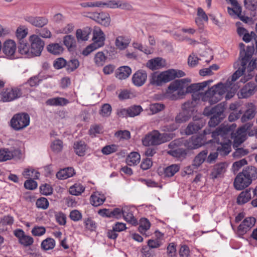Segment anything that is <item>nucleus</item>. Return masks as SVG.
<instances>
[{
	"label": "nucleus",
	"mask_w": 257,
	"mask_h": 257,
	"mask_svg": "<svg viewBox=\"0 0 257 257\" xmlns=\"http://www.w3.org/2000/svg\"><path fill=\"white\" fill-rule=\"evenodd\" d=\"M190 82V80L188 78L173 81L168 86L166 96L170 99L175 100L182 98L186 93H191L193 98L192 101L194 103V101L201 98L202 101H208L210 104H213L220 100L222 95L227 90L225 86L222 83H218L209 88L204 95H202L198 92L206 87L209 82L204 81L201 83L192 84L187 87L185 90V84Z\"/></svg>",
	"instance_id": "obj_1"
},
{
	"label": "nucleus",
	"mask_w": 257,
	"mask_h": 257,
	"mask_svg": "<svg viewBox=\"0 0 257 257\" xmlns=\"http://www.w3.org/2000/svg\"><path fill=\"white\" fill-rule=\"evenodd\" d=\"M230 134V127L222 126H219L211 133L212 139L210 141V143H214L220 145L217 148V152L220 155L226 156L231 151Z\"/></svg>",
	"instance_id": "obj_2"
},
{
	"label": "nucleus",
	"mask_w": 257,
	"mask_h": 257,
	"mask_svg": "<svg viewBox=\"0 0 257 257\" xmlns=\"http://www.w3.org/2000/svg\"><path fill=\"white\" fill-rule=\"evenodd\" d=\"M257 178V169L253 166L246 167L242 172L235 177L234 187L238 190H241L249 186L252 180Z\"/></svg>",
	"instance_id": "obj_3"
},
{
	"label": "nucleus",
	"mask_w": 257,
	"mask_h": 257,
	"mask_svg": "<svg viewBox=\"0 0 257 257\" xmlns=\"http://www.w3.org/2000/svg\"><path fill=\"white\" fill-rule=\"evenodd\" d=\"M185 75L182 70L171 69L159 74L154 73L152 75L150 83L157 86H161L164 83L168 82L176 78H180Z\"/></svg>",
	"instance_id": "obj_4"
},
{
	"label": "nucleus",
	"mask_w": 257,
	"mask_h": 257,
	"mask_svg": "<svg viewBox=\"0 0 257 257\" xmlns=\"http://www.w3.org/2000/svg\"><path fill=\"white\" fill-rule=\"evenodd\" d=\"M174 137L173 134H161L157 130H154L148 134L142 140L145 146H156L170 141Z\"/></svg>",
	"instance_id": "obj_5"
},
{
	"label": "nucleus",
	"mask_w": 257,
	"mask_h": 257,
	"mask_svg": "<svg viewBox=\"0 0 257 257\" xmlns=\"http://www.w3.org/2000/svg\"><path fill=\"white\" fill-rule=\"evenodd\" d=\"M224 105L220 103L212 108L206 107L203 110V114L205 116L212 115L209 121V125L211 127H215L218 125L224 117L223 113Z\"/></svg>",
	"instance_id": "obj_6"
},
{
	"label": "nucleus",
	"mask_w": 257,
	"mask_h": 257,
	"mask_svg": "<svg viewBox=\"0 0 257 257\" xmlns=\"http://www.w3.org/2000/svg\"><path fill=\"white\" fill-rule=\"evenodd\" d=\"M251 126L252 124L251 123H246L238 128L235 133H232L233 130L236 126V125H234V124L230 125H221L220 126L230 127L231 134H230V138L233 140V147L235 148H237L246 139L247 132L250 129Z\"/></svg>",
	"instance_id": "obj_7"
},
{
	"label": "nucleus",
	"mask_w": 257,
	"mask_h": 257,
	"mask_svg": "<svg viewBox=\"0 0 257 257\" xmlns=\"http://www.w3.org/2000/svg\"><path fill=\"white\" fill-rule=\"evenodd\" d=\"M92 40L93 43L88 46L83 51V55L87 56L94 50L104 46L105 40V35L99 28H95L94 29Z\"/></svg>",
	"instance_id": "obj_8"
},
{
	"label": "nucleus",
	"mask_w": 257,
	"mask_h": 257,
	"mask_svg": "<svg viewBox=\"0 0 257 257\" xmlns=\"http://www.w3.org/2000/svg\"><path fill=\"white\" fill-rule=\"evenodd\" d=\"M195 104L193 101L185 102L182 107V111L177 114L175 117V122L177 124L184 123L188 121L191 117Z\"/></svg>",
	"instance_id": "obj_9"
},
{
	"label": "nucleus",
	"mask_w": 257,
	"mask_h": 257,
	"mask_svg": "<svg viewBox=\"0 0 257 257\" xmlns=\"http://www.w3.org/2000/svg\"><path fill=\"white\" fill-rule=\"evenodd\" d=\"M30 124V116L26 113L15 114L11 120V125L15 131L24 129Z\"/></svg>",
	"instance_id": "obj_10"
},
{
	"label": "nucleus",
	"mask_w": 257,
	"mask_h": 257,
	"mask_svg": "<svg viewBox=\"0 0 257 257\" xmlns=\"http://www.w3.org/2000/svg\"><path fill=\"white\" fill-rule=\"evenodd\" d=\"M29 41L31 43V53L32 58L39 56L43 50L45 43L38 35H32L29 37Z\"/></svg>",
	"instance_id": "obj_11"
},
{
	"label": "nucleus",
	"mask_w": 257,
	"mask_h": 257,
	"mask_svg": "<svg viewBox=\"0 0 257 257\" xmlns=\"http://www.w3.org/2000/svg\"><path fill=\"white\" fill-rule=\"evenodd\" d=\"M22 89L19 87L7 88L2 92V99L4 102H10L20 98Z\"/></svg>",
	"instance_id": "obj_12"
},
{
	"label": "nucleus",
	"mask_w": 257,
	"mask_h": 257,
	"mask_svg": "<svg viewBox=\"0 0 257 257\" xmlns=\"http://www.w3.org/2000/svg\"><path fill=\"white\" fill-rule=\"evenodd\" d=\"M205 143L202 136H193L187 140L183 139V146L189 150L198 149Z\"/></svg>",
	"instance_id": "obj_13"
},
{
	"label": "nucleus",
	"mask_w": 257,
	"mask_h": 257,
	"mask_svg": "<svg viewBox=\"0 0 257 257\" xmlns=\"http://www.w3.org/2000/svg\"><path fill=\"white\" fill-rule=\"evenodd\" d=\"M256 219L253 217L245 218L238 226L237 235L241 237L248 231L255 224Z\"/></svg>",
	"instance_id": "obj_14"
},
{
	"label": "nucleus",
	"mask_w": 257,
	"mask_h": 257,
	"mask_svg": "<svg viewBox=\"0 0 257 257\" xmlns=\"http://www.w3.org/2000/svg\"><path fill=\"white\" fill-rule=\"evenodd\" d=\"M89 17L104 27H108L110 24L111 19L110 15L107 13H92L90 14Z\"/></svg>",
	"instance_id": "obj_15"
},
{
	"label": "nucleus",
	"mask_w": 257,
	"mask_h": 257,
	"mask_svg": "<svg viewBox=\"0 0 257 257\" xmlns=\"http://www.w3.org/2000/svg\"><path fill=\"white\" fill-rule=\"evenodd\" d=\"M257 91V85L254 82L247 83L238 93L239 98H246L253 95Z\"/></svg>",
	"instance_id": "obj_16"
},
{
	"label": "nucleus",
	"mask_w": 257,
	"mask_h": 257,
	"mask_svg": "<svg viewBox=\"0 0 257 257\" xmlns=\"http://www.w3.org/2000/svg\"><path fill=\"white\" fill-rule=\"evenodd\" d=\"M16 49L17 45L16 42L12 40H7L3 43L2 51L8 58L13 59L15 58Z\"/></svg>",
	"instance_id": "obj_17"
},
{
	"label": "nucleus",
	"mask_w": 257,
	"mask_h": 257,
	"mask_svg": "<svg viewBox=\"0 0 257 257\" xmlns=\"http://www.w3.org/2000/svg\"><path fill=\"white\" fill-rule=\"evenodd\" d=\"M25 20L30 23L33 26L37 28H43L46 26L48 22V19L45 17L28 16L24 18Z\"/></svg>",
	"instance_id": "obj_18"
},
{
	"label": "nucleus",
	"mask_w": 257,
	"mask_h": 257,
	"mask_svg": "<svg viewBox=\"0 0 257 257\" xmlns=\"http://www.w3.org/2000/svg\"><path fill=\"white\" fill-rule=\"evenodd\" d=\"M101 7L105 6L111 9L120 8L125 10H130L131 6L127 3L121 1H107L105 2H100Z\"/></svg>",
	"instance_id": "obj_19"
},
{
	"label": "nucleus",
	"mask_w": 257,
	"mask_h": 257,
	"mask_svg": "<svg viewBox=\"0 0 257 257\" xmlns=\"http://www.w3.org/2000/svg\"><path fill=\"white\" fill-rule=\"evenodd\" d=\"M147 79V73L143 70H140L136 72L133 75L132 82L133 84L138 87L143 85Z\"/></svg>",
	"instance_id": "obj_20"
},
{
	"label": "nucleus",
	"mask_w": 257,
	"mask_h": 257,
	"mask_svg": "<svg viewBox=\"0 0 257 257\" xmlns=\"http://www.w3.org/2000/svg\"><path fill=\"white\" fill-rule=\"evenodd\" d=\"M165 60L161 57H156L149 60L147 63L146 66L152 70H155L163 68L166 66Z\"/></svg>",
	"instance_id": "obj_21"
},
{
	"label": "nucleus",
	"mask_w": 257,
	"mask_h": 257,
	"mask_svg": "<svg viewBox=\"0 0 257 257\" xmlns=\"http://www.w3.org/2000/svg\"><path fill=\"white\" fill-rule=\"evenodd\" d=\"M253 48L248 47L246 50L242 49L240 51V58H241V66L246 68V65L252 56Z\"/></svg>",
	"instance_id": "obj_22"
},
{
	"label": "nucleus",
	"mask_w": 257,
	"mask_h": 257,
	"mask_svg": "<svg viewBox=\"0 0 257 257\" xmlns=\"http://www.w3.org/2000/svg\"><path fill=\"white\" fill-rule=\"evenodd\" d=\"M204 125L202 120L190 122L185 130V133L187 135H190L197 133L201 130Z\"/></svg>",
	"instance_id": "obj_23"
},
{
	"label": "nucleus",
	"mask_w": 257,
	"mask_h": 257,
	"mask_svg": "<svg viewBox=\"0 0 257 257\" xmlns=\"http://www.w3.org/2000/svg\"><path fill=\"white\" fill-rule=\"evenodd\" d=\"M227 165L225 163H221L214 165L211 173L213 179L222 177L226 171Z\"/></svg>",
	"instance_id": "obj_24"
},
{
	"label": "nucleus",
	"mask_w": 257,
	"mask_h": 257,
	"mask_svg": "<svg viewBox=\"0 0 257 257\" xmlns=\"http://www.w3.org/2000/svg\"><path fill=\"white\" fill-rule=\"evenodd\" d=\"M131 43V39L125 36H119L115 40V45L119 50H124L126 49Z\"/></svg>",
	"instance_id": "obj_25"
},
{
	"label": "nucleus",
	"mask_w": 257,
	"mask_h": 257,
	"mask_svg": "<svg viewBox=\"0 0 257 257\" xmlns=\"http://www.w3.org/2000/svg\"><path fill=\"white\" fill-rule=\"evenodd\" d=\"M91 33V29L86 27L82 29H77L76 32V36L78 41H85L88 40L89 36Z\"/></svg>",
	"instance_id": "obj_26"
},
{
	"label": "nucleus",
	"mask_w": 257,
	"mask_h": 257,
	"mask_svg": "<svg viewBox=\"0 0 257 257\" xmlns=\"http://www.w3.org/2000/svg\"><path fill=\"white\" fill-rule=\"evenodd\" d=\"M122 217L126 222L133 225H137V220L135 218L132 211L127 206L123 207Z\"/></svg>",
	"instance_id": "obj_27"
},
{
	"label": "nucleus",
	"mask_w": 257,
	"mask_h": 257,
	"mask_svg": "<svg viewBox=\"0 0 257 257\" xmlns=\"http://www.w3.org/2000/svg\"><path fill=\"white\" fill-rule=\"evenodd\" d=\"M18 51L19 53L27 58H32L30 47L27 41L19 42Z\"/></svg>",
	"instance_id": "obj_28"
},
{
	"label": "nucleus",
	"mask_w": 257,
	"mask_h": 257,
	"mask_svg": "<svg viewBox=\"0 0 257 257\" xmlns=\"http://www.w3.org/2000/svg\"><path fill=\"white\" fill-rule=\"evenodd\" d=\"M74 174L75 172L73 168L68 167L58 172L56 174V177L59 179L64 180L72 177Z\"/></svg>",
	"instance_id": "obj_29"
},
{
	"label": "nucleus",
	"mask_w": 257,
	"mask_h": 257,
	"mask_svg": "<svg viewBox=\"0 0 257 257\" xmlns=\"http://www.w3.org/2000/svg\"><path fill=\"white\" fill-rule=\"evenodd\" d=\"M69 101L62 97H54L48 99L46 101V104L50 106H63L68 103Z\"/></svg>",
	"instance_id": "obj_30"
},
{
	"label": "nucleus",
	"mask_w": 257,
	"mask_h": 257,
	"mask_svg": "<svg viewBox=\"0 0 257 257\" xmlns=\"http://www.w3.org/2000/svg\"><path fill=\"white\" fill-rule=\"evenodd\" d=\"M226 2L230 4L233 8L227 7V12L229 15H233L235 13L240 14L241 7L237 0H225Z\"/></svg>",
	"instance_id": "obj_31"
},
{
	"label": "nucleus",
	"mask_w": 257,
	"mask_h": 257,
	"mask_svg": "<svg viewBox=\"0 0 257 257\" xmlns=\"http://www.w3.org/2000/svg\"><path fill=\"white\" fill-rule=\"evenodd\" d=\"M251 198L250 189H246L242 191L237 198L236 202L238 205H242L247 202Z\"/></svg>",
	"instance_id": "obj_32"
},
{
	"label": "nucleus",
	"mask_w": 257,
	"mask_h": 257,
	"mask_svg": "<svg viewBox=\"0 0 257 257\" xmlns=\"http://www.w3.org/2000/svg\"><path fill=\"white\" fill-rule=\"evenodd\" d=\"M131 73L132 70L128 66H122L118 69L116 76L119 79H125L131 75Z\"/></svg>",
	"instance_id": "obj_33"
},
{
	"label": "nucleus",
	"mask_w": 257,
	"mask_h": 257,
	"mask_svg": "<svg viewBox=\"0 0 257 257\" xmlns=\"http://www.w3.org/2000/svg\"><path fill=\"white\" fill-rule=\"evenodd\" d=\"M105 197L103 194L96 192L91 196L90 201L93 206H98L103 203Z\"/></svg>",
	"instance_id": "obj_34"
},
{
	"label": "nucleus",
	"mask_w": 257,
	"mask_h": 257,
	"mask_svg": "<svg viewBox=\"0 0 257 257\" xmlns=\"http://www.w3.org/2000/svg\"><path fill=\"white\" fill-rule=\"evenodd\" d=\"M207 154V150H203L195 157L193 160V165L195 166V169H197L204 162Z\"/></svg>",
	"instance_id": "obj_35"
},
{
	"label": "nucleus",
	"mask_w": 257,
	"mask_h": 257,
	"mask_svg": "<svg viewBox=\"0 0 257 257\" xmlns=\"http://www.w3.org/2000/svg\"><path fill=\"white\" fill-rule=\"evenodd\" d=\"M141 157L137 152H132L126 159V163L129 166L137 165L140 161Z\"/></svg>",
	"instance_id": "obj_36"
},
{
	"label": "nucleus",
	"mask_w": 257,
	"mask_h": 257,
	"mask_svg": "<svg viewBox=\"0 0 257 257\" xmlns=\"http://www.w3.org/2000/svg\"><path fill=\"white\" fill-rule=\"evenodd\" d=\"M180 169L179 165L172 164L170 165L164 170V176L167 177H171L173 176Z\"/></svg>",
	"instance_id": "obj_37"
},
{
	"label": "nucleus",
	"mask_w": 257,
	"mask_h": 257,
	"mask_svg": "<svg viewBox=\"0 0 257 257\" xmlns=\"http://www.w3.org/2000/svg\"><path fill=\"white\" fill-rule=\"evenodd\" d=\"M74 149L79 156H83L86 151V145L83 141L76 142L74 144Z\"/></svg>",
	"instance_id": "obj_38"
},
{
	"label": "nucleus",
	"mask_w": 257,
	"mask_h": 257,
	"mask_svg": "<svg viewBox=\"0 0 257 257\" xmlns=\"http://www.w3.org/2000/svg\"><path fill=\"white\" fill-rule=\"evenodd\" d=\"M14 217L10 215H5L2 217L0 220V228L5 230L7 226H11L14 223Z\"/></svg>",
	"instance_id": "obj_39"
},
{
	"label": "nucleus",
	"mask_w": 257,
	"mask_h": 257,
	"mask_svg": "<svg viewBox=\"0 0 257 257\" xmlns=\"http://www.w3.org/2000/svg\"><path fill=\"white\" fill-rule=\"evenodd\" d=\"M28 33V29L25 28L24 26H20L18 28L16 32V35L19 42H20L22 41H26L25 40V38L27 36Z\"/></svg>",
	"instance_id": "obj_40"
},
{
	"label": "nucleus",
	"mask_w": 257,
	"mask_h": 257,
	"mask_svg": "<svg viewBox=\"0 0 257 257\" xmlns=\"http://www.w3.org/2000/svg\"><path fill=\"white\" fill-rule=\"evenodd\" d=\"M249 66L248 67V71H249L247 75L244 74L243 77H242L240 81L242 83H245L251 79L253 76V74L252 73V71L255 67V61H251L249 64Z\"/></svg>",
	"instance_id": "obj_41"
},
{
	"label": "nucleus",
	"mask_w": 257,
	"mask_h": 257,
	"mask_svg": "<svg viewBox=\"0 0 257 257\" xmlns=\"http://www.w3.org/2000/svg\"><path fill=\"white\" fill-rule=\"evenodd\" d=\"M85 190V187L80 183H76L69 188V192L73 195L78 196Z\"/></svg>",
	"instance_id": "obj_42"
},
{
	"label": "nucleus",
	"mask_w": 257,
	"mask_h": 257,
	"mask_svg": "<svg viewBox=\"0 0 257 257\" xmlns=\"http://www.w3.org/2000/svg\"><path fill=\"white\" fill-rule=\"evenodd\" d=\"M168 153L169 155L178 158H185L187 155L186 151L183 148L170 150Z\"/></svg>",
	"instance_id": "obj_43"
},
{
	"label": "nucleus",
	"mask_w": 257,
	"mask_h": 257,
	"mask_svg": "<svg viewBox=\"0 0 257 257\" xmlns=\"http://www.w3.org/2000/svg\"><path fill=\"white\" fill-rule=\"evenodd\" d=\"M55 246V241L52 238H47L41 243V247L45 250L53 249Z\"/></svg>",
	"instance_id": "obj_44"
},
{
	"label": "nucleus",
	"mask_w": 257,
	"mask_h": 257,
	"mask_svg": "<svg viewBox=\"0 0 257 257\" xmlns=\"http://www.w3.org/2000/svg\"><path fill=\"white\" fill-rule=\"evenodd\" d=\"M48 51L54 55H59L62 53L63 48L61 45L59 44H50L47 47Z\"/></svg>",
	"instance_id": "obj_45"
},
{
	"label": "nucleus",
	"mask_w": 257,
	"mask_h": 257,
	"mask_svg": "<svg viewBox=\"0 0 257 257\" xmlns=\"http://www.w3.org/2000/svg\"><path fill=\"white\" fill-rule=\"evenodd\" d=\"M14 157L13 152L8 149L0 150V162L11 160Z\"/></svg>",
	"instance_id": "obj_46"
},
{
	"label": "nucleus",
	"mask_w": 257,
	"mask_h": 257,
	"mask_svg": "<svg viewBox=\"0 0 257 257\" xmlns=\"http://www.w3.org/2000/svg\"><path fill=\"white\" fill-rule=\"evenodd\" d=\"M245 70V68H243V66H241V68H239L232 74L230 78L228 79L226 84H229L230 85H231L234 81L243 74Z\"/></svg>",
	"instance_id": "obj_47"
},
{
	"label": "nucleus",
	"mask_w": 257,
	"mask_h": 257,
	"mask_svg": "<svg viewBox=\"0 0 257 257\" xmlns=\"http://www.w3.org/2000/svg\"><path fill=\"white\" fill-rule=\"evenodd\" d=\"M63 43L69 50L76 46V41L72 35L65 36L63 39Z\"/></svg>",
	"instance_id": "obj_48"
},
{
	"label": "nucleus",
	"mask_w": 257,
	"mask_h": 257,
	"mask_svg": "<svg viewBox=\"0 0 257 257\" xmlns=\"http://www.w3.org/2000/svg\"><path fill=\"white\" fill-rule=\"evenodd\" d=\"M107 57L103 52H97L94 57V62L97 66H102L105 63Z\"/></svg>",
	"instance_id": "obj_49"
},
{
	"label": "nucleus",
	"mask_w": 257,
	"mask_h": 257,
	"mask_svg": "<svg viewBox=\"0 0 257 257\" xmlns=\"http://www.w3.org/2000/svg\"><path fill=\"white\" fill-rule=\"evenodd\" d=\"M43 80L42 77L40 75H38L33 77H31L27 81L26 83L21 86V87H24L25 85L29 84L30 86L33 87L39 85V84Z\"/></svg>",
	"instance_id": "obj_50"
},
{
	"label": "nucleus",
	"mask_w": 257,
	"mask_h": 257,
	"mask_svg": "<svg viewBox=\"0 0 257 257\" xmlns=\"http://www.w3.org/2000/svg\"><path fill=\"white\" fill-rule=\"evenodd\" d=\"M129 117H135L138 115L143 110L140 105H133L127 108Z\"/></svg>",
	"instance_id": "obj_51"
},
{
	"label": "nucleus",
	"mask_w": 257,
	"mask_h": 257,
	"mask_svg": "<svg viewBox=\"0 0 257 257\" xmlns=\"http://www.w3.org/2000/svg\"><path fill=\"white\" fill-rule=\"evenodd\" d=\"M197 16L198 18H196L195 20V22L197 25L200 24L201 21H203L207 22L208 21L207 15L206 14L204 10L201 8H198L197 9Z\"/></svg>",
	"instance_id": "obj_52"
},
{
	"label": "nucleus",
	"mask_w": 257,
	"mask_h": 257,
	"mask_svg": "<svg viewBox=\"0 0 257 257\" xmlns=\"http://www.w3.org/2000/svg\"><path fill=\"white\" fill-rule=\"evenodd\" d=\"M51 148L55 152L58 153L61 152L63 148L62 141L60 140H54L51 143Z\"/></svg>",
	"instance_id": "obj_53"
},
{
	"label": "nucleus",
	"mask_w": 257,
	"mask_h": 257,
	"mask_svg": "<svg viewBox=\"0 0 257 257\" xmlns=\"http://www.w3.org/2000/svg\"><path fill=\"white\" fill-rule=\"evenodd\" d=\"M254 109L253 108L247 109L241 118L242 122H245L252 119L254 116Z\"/></svg>",
	"instance_id": "obj_54"
},
{
	"label": "nucleus",
	"mask_w": 257,
	"mask_h": 257,
	"mask_svg": "<svg viewBox=\"0 0 257 257\" xmlns=\"http://www.w3.org/2000/svg\"><path fill=\"white\" fill-rule=\"evenodd\" d=\"M19 243L24 246H29L34 243V239L31 236L27 235L25 234L21 239Z\"/></svg>",
	"instance_id": "obj_55"
},
{
	"label": "nucleus",
	"mask_w": 257,
	"mask_h": 257,
	"mask_svg": "<svg viewBox=\"0 0 257 257\" xmlns=\"http://www.w3.org/2000/svg\"><path fill=\"white\" fill-rule=\"evenodd\" d=\"M133 46L135 49H138L146 54H151L152 53V51L151 49H149L147 47H144L142 44L139 42H134Z\"/></svg>",
	"instance_id": "obj_56"
},
{
	"label": "nucleus",
	"mask_w": 257,
	"mask_h": 257,
	"mask_svg": "<svg viewBox=\"0 0 257 257\" xmlns=\"http://www.w3.org/2000/svg\"><path fill=\"white\" fill-rule=\"evenodd\" d=\"M165 108V105L162 103H155L150 105L149 108L152 114L157 113L162 110Z\"/></svg>",
	"instance_id": "obj_57"
},
{
	"label": "nucleus",
	"mask_w": 257,
	"mask_h": 257,
	"mask_svg": "<svg viewBox=\"0 0 257 257\" xmlns=\"http://www.w3.org/2000/svg\"><path fill=\"white\" fill-rule=\"evenodd\" d=\"M111 110V106L110 104L108 103L104 104L101 106L100 114L103 117H108L110 115Z\"/></svg>",
	"instance_id": "obj_58"
},
{
	"label": "nucleus",
	"mask_w": 257,
	"mask_h": 257,
	"mask_svg": "<svg viewBox=\"0 0 257 257\" xmlns=\"http://www.w3.org/2000/svg\"><path fill=\"white\" fill-rule=\"evenodd\" d=\"M36 204L38 208L46 209L48 208L49 203L46 198L41 197L37 200Z\"/></svg>",
	"instance_id": "obj_59"
},
{
	"label": "nucleus",
	"mask_w": 257,
	"mask_h": 257,
	"mask_svg": "<svg viewBox=\"0 0 257 257\" xmlns=\"http://www.w3.org/2000/svg\"><path fill=\"white\" fill-rule=\"evenodd\" d=\"M117 147L115 145H107L104 147L101 150L102 153L104 155H109L117 151Z\"/></svg>",
	"instance_id": "obj_60"
},
{
	"label": "nucleus",
	"mask_w": 257,
	"mask_h": 257,
	"mask_svg": "<svg viewBox=\"0 0 257 257\" xmlns=\"http://www.w3.org/2000/svg\"><path fill=\"white\" fill-rule=\"evenodd\" d=\"M66 66L68 71L72 72L79 67V62L77 59H73L68 61Z\"/></svg>",
	"instance_id": "obj_61"
},
{
	"label": "nucleus",
	"mask_w": 257,
	"mask_h": 257,
	"mask_svg": "<svg viewBox=\"0 0 257 257\" xmlns=\"http://www.w3.org/2000/svg\"><path fill=\"white\" fill-rule=\"evenodd\" d=\"M244 3L246 9L253 11L257 9V0H244Z\"/></svg>",
	"instance_id": "obj_62"
},
{
	"label": "nucleus",
	"mask_w": 257,
	"mask_h": 257,
	"mask_svg": "<svg viewBox=\"0 0 257 257\" xmlns=\"http://www.w3.org/2000/svg\"><path fill=\"white\" fill-rule=\"evenodd\" d=\"M57 222L61 225H64L66 223V217L64 213L62 212H59L55 213V215Z\"/></svg>",
	"instance_id": "obj_63"
},
{
	"label": "nucleus",
	"mask_w": 257,
	"mask_h": 257,
	"mask_svg": "<svg viewBox=\"0 0 257 257\" xmlns=\"http://www.w3.org/2000/svg\"><path fill=\"white\" fill-rule=\"evenodd\" d=\"M85 228L90 231H93L96 227L95 222L91 218H88L84 220Z\"/></svg>",
	"instance_id": "obj_64"
}]
</instances>
